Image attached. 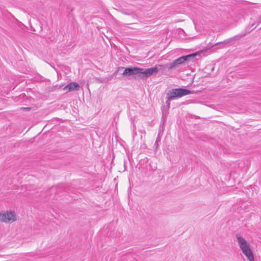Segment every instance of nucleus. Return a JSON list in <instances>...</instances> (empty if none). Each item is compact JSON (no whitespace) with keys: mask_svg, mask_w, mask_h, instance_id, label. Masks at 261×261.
Here are the masks:
<instances>
[{"mask_svg":"<svg viewBox=\"0 0 261 261\" xmlns=\"http://www.w3.org/2000/svg\"><path fill=\"white\" fill-rule=\"evenodd\" d=\"M167 114H168L167 110H162V118H163V121H164L165 120Z\"/></svg>","mask_w":261,"mask_h":261,"instance_id":"11","label":"nucleus"},{"mask_svg":"<svg viewBox=\"0 0 261 261\" xmlns=\"http://www.w3.org/2000/svg\"><path fill=\"white\" fill-rule=\"evenodd\" d=\"M255 25V23H253L252 24V27L254 26Z\"/></svg>","mask_w":261,"mask_h":261,"instance_id":"19","label":"nucleus"},{"mask_svg":"<svg viewBox=\"0 0 261 261\" xmlns=\"http://www.w3.org/2000/svg\"><path fill=\"white\" fill-rule=\"evenodd\" d=\"M161 142V137L159 136V135H158L156 139V140H155V143L154 144V146L156 148H158V146H159V143Z\"/></svg>","mask_w":261,"mask_h":261,"instance_id":"10","label":"nucleus"},{"mask_svg":"<svg viewBox=\"0 0 261 261\" xmlns=\"http://www.w3.org/2000/svg\"><path fill=\"white\" fill-rule=\"evenodd\" d=\"M236 237L242 251L243 249H248L250 247L249 244L240 234H237Z\"/></svg>","mask_w":261,"mask_h":261,"instance_id":"4","label":"nucleus"},{"mask_svg":"<svg viewBox=\"0 0 261 261\" xmlns=\"http://www.w3.org/2000/svg\"><path fill=\"white\" fill-rule=\"evenodd\" d=\"M192 92L186 89L183 88H176L173 89L169 90L167 93L166 99L168 100H173L178 97H181L183 96H185Z\"/></svg>","mask_w":261,"mask_h":261,"instance_id":"2","label":"nucleus"},{"mask_svg":"<svg viewBox=\"0 0 261 261\" xmlns=\"http://www.w3.org/2000/svg\"><path fill=\"white\" fill-rule=\"evenodd\" d=\"M158 71L159 69L156 67L145 69L139 67H128L124 69L122 75L128 76L137 75L139 77L144 79L153 74L155 75Z\"/></svg>","mask_w":261,"mask_h":261,"instance_id":"1","label":"nucleus"},{"mask_svg":"<svg viewBox=\"0 0 261 261\" xmlns=\"http://www.w3.org/2000/svg\"><path fill=\"white\" fill-rule=\"evenodd\" d=\"M197 55V53H195L187 56H181L176 59L179 65L181 64L185 61H191L195 56Z\"/></svg>","mask_w":261,"mask_h":261,"instance_id":"5","label":"nucleus"},{"mask_svg":"<svg viewBox=\"0 0 261 261\" xmlns=\"http://www.w3.org/2000/svg\"><path fill=\"white\" fill-rule=\"evenodd\" d=\"M250 31H246L245 33L239 34L234 36L232 39L233 40H237L240 39L241 38L244 37Z\"/></svg>","mask_w":261,"mask_h":261,"instance_id":"9","label":"nucleus"},{"mask_svg":"<svg viewBox=\"0 0 261 261\" xmlns=\"http://www.w3.org/2000/svg\"><path fill=\"white\" fill-rule=\"evenodd\" d=\"M140 132L142 134H146V132H145V131L144 130H140Z\"/></svg>","mask_w":261,"mask_h":261,"instance_id":"17","label":"nucleus"},{"mask_svg":"<svg viewBox=\"0 0 261 261\" xmlns=\"http://www.w3.org/2000/svg\"><path fill=\"white\" fill-rule=\"evenodd\" d=\"M24 109H30V108H25Z\"/></svg>","mask_w":261,"mask_h":261,"instance_id":"18","label":"nucleus"},{"mask_svg":"<svg viewBox=\"0 0 261 261\" xmlns=\"http://www.w3.org/2000/svg\"><path fill=\"white\" fill-rule=\"evenodd\" d=\"M179 65V64H178V62H177V60L176 59L173 62H172V63H169V64H167L166 66H167V67L169 69H172L173 68H174L176 66H177V65Z\"/></svg>","mask_w":261,"mask_h":261,"instance_id":"7","label":"nucleus"},{"mask_svg":"<svg viewBox=\"0 0 261 261\" xmlns=\"http://www.w3.org/2000/svg\"><path fill=\"white\" fill-rule=\"evenodd\" d=\"M252 250H251L250 247H249L248 249H243V250L242 251V252H243V253L244 254H246V253H248V252H250Z\"/></svg>","mask_w":261,"mask_h":261,"instance_id":"13","label":"nucleus"},{"mask_svg":"<svg viewBox=\"0 0 261 261\" xmlns=\"http://www.w3.org/2000/svg\"><path fill=\"white\" fill-rule=\"evenodd\" d=\"M80 87L79 85L77 83L72 82L65 86L63 90H67V92H70L74 90L77 91Z\"/></svg>","mask_w":261,"mask_h":261,"instance_id":"6","label":"nucleus"},{"mask_svg":"<svg viewBox=\"0 0 261 261\" xmlns=\"http://www.w3.org/2000/svg\"><path fill=\"white\" fill-rule=\"evenodd\" d=\"M227 41H224V42H218V43H217L215 44L216 45H222V44H226L227 43Z\"/></svg>","mask_w":261,"mask_h":261,"instance_id":"15","label":"nucleus"},{"mask_svg":"<svg viewBox=\"0 0 261 261\" xmlns=\"http://www.w3.org/2000/svg\"><path fill=\"white\" fill-rule=\"evenodd\" d=\"M0 220L4 222H8L10 221H14L16 220L14 212H8L0 214Z\"/></svg>","mask_w":261,"mask_h":261,"instance_id":"3","label":"nucleus"},{"mask_svg":"<svg viewBox=\"0 0 261 261\" xmlns=\"http://www.w3.org/2000/svg\"><path fill=\"white\" fill-rule=\"evenodd\" d=\"M256 23H257V24H258L260 23H261V16H259L257 18Z\"/></svg>","mask_w":261,"mask_h":261,"instance_id":"14","label":"nucleus"},{"mask_svg":"<svg viewBox=\"0 0 261 261\" xmlns=\"http://www.w3.org/2000/svg\"><path fill=\"white\" fill-rule=\"evenodd\" d=\"M244 255L246 256L249 261H254L253 253L252 251L246 253V254Z\"/></svg>","mask_w":261,"mask_h":261,"instance_id":"8","label":"nucleus"},{"mask_svg":"<svg viewBox=\"0 0 261 261\" xmlns=\"http://www.w3.org/2000/svg\"><path fill=\"white\" fill-rule=\"evenodd\" d=\"M136 136H137L136 127L135 125H133V138H134Z\"/></svg>","mask_w":261,"mask_h":261,"instance_id":"12","label":"nucleus"},{"mask_svg":"<svg viewBox=\"0 0 261 261\" xmlns=\"http://www.w3.org/2000/svg\"><path fill=\"white\" fill-rule=\"evenodd\" d=\"M171 100H168V99H167V100H166V104L168 105V106L169 107V106H170V101H171Z\"/></svg>","mask_w":261,"mask_h":261,"instance_id":"16","label":"nucleus"}]
</instances>
